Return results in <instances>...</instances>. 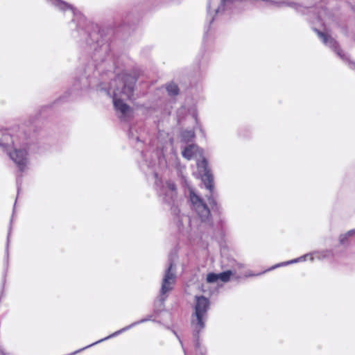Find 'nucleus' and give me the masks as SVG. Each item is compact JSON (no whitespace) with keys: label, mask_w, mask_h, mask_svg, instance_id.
Wrapping results in <instances>:
<instances>
[{"label":"nucleus","mask_w":355,"mask_h":355,"mask_svg":"<svg viewBox=\"0 0 355 355\" xmlns=\"http://www.w3.org/2000/svg\"><path fill=\"white\" fill-rule=\"evenodd\" d=\"M315 31L318 34V36L320 37L324 45L331 49V50L335 54H336L337 56L340 58L345 64H347L349 68L352 69H355V62L350 59L349 55L344 51V50L340 47V44L335 39L327 33H322L318 30Z\"/></svg>","instance_id":"4"},{"label":"nucleus","mask_w":355,"mask_h":355,"mask_svg":"<svg viewBox=\"0 0 355 355\" xmlns=\"http://www.w3.org/2000/svg\"><path fill=\"white\" fill-rule=\"evenodd\" d=\"M150 320V318H144V319H142V320H139V321H137V322H133V323H132L131 324H130V325H128V326H127V327H124V328H123V329H120V330H119V331H115L114 333H113L112 334H111V335H110V336H107L106 338H103V339H101V340H98V341H96V342H95V343H92V344H91V345H88V346H87V347H84V348H83V349H81L78 350V351H77V352H75L73 354H76L77 352H80V351H82V350H83V349H87V348H88V347H91V346H93V345H96V344H98V343H101V342H103V341H104V340H107V339H109V338H113V337H114V336H118L119 334H120L121 333L124 332L125 331L130 329V328H132V327H135V325H137V324H140V323H143V322H147V321H148V320Z\"/></svg>","instance_id":"11"},{"label":"nucleus","mask_w":355,"mask_h":355,"mask_svg":"<svg viewBox=\"0 0 355 355\" xmlns=\"http://www.w3.org/2000/svg\"><path fill=\"white\" fill-rule=\"evenodd\" d=\"M166 90L170 96H175L179 92L178 86L174 83L168 84L166 86Z\"/></svg>","instance_id":"15"},{"label":"nucleus","mask_w":355,"mask_h":355,"mask_svg":"<svg viewBox=\"0 0 355 355\" xmlns=\"http://www.w3.org/2000/svg\"><path fill=\"white\" fill-rule=\"evenodd\" d=\"M307 257H309V259L311 261H313L314 259L313 254H307L303 255V256H302V257H300L299 258H297V259H293V260H291V261H288L282 262V263H280L279 264H277V265L272 266V268H270V269H268V270H271L272 269H275V268L280 267V266H287L288 264L297 263L299 261H304L306 260Z\"/></svg>","instance_id":"13"},{"label":"nucleus","mask_w":355,"mask_h":355,"mask_svg":"<svg viewBox=\"0 0 355 355\" xmlns=\"http://www.w3.org/2000/svg\"><path fill=\"white\" fill-rule=\"evenodd\" d=\"M190 201L202 222L209 221L210 211L202 199L193 191H190Z\"/></svg>","instance_id":"6"},{"label":"nucleus","mask_w":355,"mask_h":355,"mask_svg":"<svg viewBox=\"0 0 355 355\" xmlns=\"http://www.w3.org/2000/svg\"><path fill=\"white\" fill-rule=\"evenodd\" d=\"M233 272L232 270H227L223 272L218 274L219 280H220L223 282H227L230 279L232 275H233Z\"/></svg>","instance_id":"14"},{"label":"nucleus","mask_w":355,"mask_h":355,"mask_svg":"<svg viewBox=\"0 0 355 355\" xmlns=\"http://www.w3.org/2000/svg\"><path fill=\"white\" fill-rule=\"evenodd\" d=\"M196 300L195 311L191 318V327L194 334H198L205 327L209 302L204 296L196 297Z\"/></svg>","instance_id":"2"},{"label":"nucleus","mask_w":355,"mask_h":355,"mask_svg":"<svg viewBox=\"0 0 355 355\" xmlns=\"http://www.w3.org/2000/svg\"><path fill=\"white\" fill-rule=\"evenodd\" d=\"M195 137V133L193 130H185L182 133V139L184 141L187 142L191 139H193Z\"/></svg>","instance_id":"16"},{"label":"nucleus","mask_w":355,"mask_h":355,"mask_svg":"<svg viewBox=\"0 0 355 355\" xmlns=\"http://www.w3.org/2000/svg\"><path fill=\"white\" fill-rule=\"evenodd\" d=\"M21 141V139L18 137H14L10 131L4 130L0 137V146L4 148L8 153Z\"/></svg>","instance_id":"9"},{"label":"nucleus","mask_w":355,"mask_h":355,"mask_svg":"<svg viewBox=\"0 0 355 355\" xmlns=\"http://www.w3.org/2000/svg\"><path fill=\"white\" fill-rule=\"evenodd\" d=\"M348 239L347 235L346 234L340 235V243H345V242Z\"/></svg>","instance_id":"18"},{"label":"nucleus","mask_w":355,"mask_h":355,"mask_svg":"<svg viewBox=\"0 0 355 355\" xmlns=\"http://www.w3.org/2000/svg\"><path fill=\"white\" fill-rule=\"evenodd\" d=\"M197 167L205 187L211 192L213 188V178L208 168L207 160L205 158H202V160H198Z\"/></svg>","instance_id":"8"},{"label":"nucleus","mask_w":355,"mask_h":355,"mask_svg":"<svg viewBox=\"0 0 355 355\" xmlns=\"http://www.w3.org/2000/svg\"><path fill=\"white\" fill-rule=\"evenodd\" d=\"M182 155L187 159H198L202 157V150L196 144H190L184 148Z\"/></svg>","instance_id":"10"},{"label":"nucleus","mask_w":355,"mask_h":355,"mask_svg":"<svg viewBox=\"0 0 355 355\" xmlns=\"http://www.w3.org/2000/svg\"><path fill=\"white\" fill-rule=\"evenodd\" d=\"M355 234V230H349L346 233V235H347L348 238L353 236Z\"/></svg>","instance_id":"19"},{"label":"nucleus","mask_w":355,"mask_h":355,"mask_svg":"<svg viewBox=\"0 0 355 355\" xmlns=\"http://www.w3.org/2000/svg\"><path fill=\"white\" fill-rule=\"evenodd\" d=\"M30 146V144L27 142L21 141L8 153L9 157L15 163L19 171L21 173L28 169Z\"/></svg>","instance_id":"3"},{"label":"nucleus","mask_w":355,"mask_h":355,"mask_svg":"<svg viewBox=\"0 0 355 355\" xmlns=\"http://www.w3.org/2000/svg\"><path fill=\"white\" fill-rule=\"evenodd\" d=\"M135 79L131 76L117 77L110 83L108 94H112L114 110L118 116L127 120L132 115V109L125 101L133 95Z\"/></svg>","instance_id":"1"},{"label":"nucleus","mask_w":355,"mask_h":355,"mask_svg":"<svg viewBox=\"0 0 355 355\" xmlns=\"http://www.w3.org/2000/svg\"><path fill=\"white\" fill-rule=\"evenodd\" d=\"M219 280L218 274L209 273L207 276V281L209 283H214Z\"/></svg>","instance_id":"17"},{"label":"nucleus","mask_w":355,"mask_h":355,"mask_svg":"<svg viewBox=\"0 0 355 355\" xmlns=\"http://www.w3.org/2000/svg\"><path fill=\"white\" fill-rule=\"evenodd\" d=\"M232 0H209L208 5V19L210 23L213 22L217 15L223 12L225 6Z\"/></svg>","instance_id":"7"},{"label":"nucleus","mask_w":355,"mask_h":355,"mask_svg":"<svg viewBox=\"0 0 355 355\" xmlns=\"http://www.w3.org/2000/svg\"><path fill=\"white\" fill-rule=\"evenodd\" d=\"M209 204H215V200L212 198L208 199Z\"/></svg>","instance_id":"20"},{"label":"nucleus","mask_w":355,"mask_h":355,"mask_svg":"<svg viewBox=\"0 0 355 355\" xmlns=\"http://www.w3.org/2000/svg\"><path fill=\"white\" fill-rule=\"evenodd\" d=\"M161 193L165 195L166 197L173 199L176 194V187L175 184L171 181L166 182L165 184L162 187Z\"/></svg>","instance_id":"12"},{"label":"nucleus","mask_w":355,"mask_h":355,"mask_svg":"<svg viewBox=\"0 0 355 355\" xmlns=\"http://www.w3.org/2000/svg\"><path fill=\"white\" fill-rule=\"evenodd\" d=\"M254 275H252V274H250L248 275H246V277H248V276H253Z\"/></svg>","instance_id":"21"},{"label":"nucleus","mask_w":355,"mask_h":355,"mask_svg":"<svg viewBox=\"0 0 355 355\" xmlns=\"http://www.w3.org/2000/svg\"><path fill=\"white\" fill-rule=\"evenodd\" d=\"M176 282L175 266L173 263H170L168 268L165 270L160 290L162 300H164L166 297H164L168 293L173 290Z\"/></svg>","instance_id":"5"}]
</instances>
